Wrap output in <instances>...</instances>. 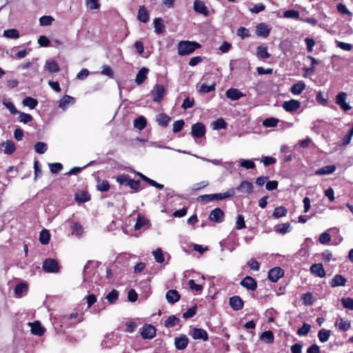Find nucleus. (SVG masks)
I'll return each mask as SVG.
<instances>
[{
	"instance_id": "nucleus-28",
	"label": "nucleus",
	"mask_w": 353,
	"mask_h": 353,
	"mask_svg": "<svg viewBox=\"0 0 353 353\" xmlns=\"http://www.w3.org/2000/svg\"><path fill=\"white\" fill-rule=\"evenodd\" d=\"M149 72V69L147 68H142L137 73L135 79V82L140 85L143 83L145 80L147 79V74Z\"/></svg>"
},
{
	"instance_id": "nucleus-39",
	"label": "nucleus",
	"mask_w": 353,
	"mask_h": 353,
	"mask_svg": "<svg viewBox=\"0 0 353 353\" xmlns=\"http://www.w3.org/2000/svg\"><path fill=\"white\" fill-rule=\"evenodd\" d=\"M331 331L329 330L321 329L318 332V337L321 343L327 341L330 339Z\"/></svg>"
},
{
	"instance_id": "nucleus-34",
	"label": "nucleus",
	"mask_w": 353,
	"mask_h": 353,
	"mask_svg": "<svg viewBox=\"0 0 353 353\" xmlns=\"http://www.w3.org/2000/svg\"><path fill=\"white\" fill-rule=\"evenodd\" d=\"M110 189V185L107 180L97 179V190L100 192H107Z\"/></svg>"
},
{
	"instance_id": "nucleus-22",
	"label": "nucleus",
	"mask_w": 353,
	"mask_h": 353,
	"mask_svg": "<svg viewBox=\"0 0 353 353\" xmlns=\"http://www.w3.org/2000/svg\"><path fill=\"white\" fill-rule=\"evenodd\" d=\"M192 338L194 339H202L204 341L209 339L208 332L202 328H194L192 330Z\"/></svg>"
},
{
	"instance_id": "nucleus-9",
	"label": "nucleus",
	"mask_w": 353,
	"mask_h": 353,
	"mask_svg": "<svg viewBox=\"0 0 353 353\" xmlns=\"http://www.w3.org/2000/svg\"><path fill=\"white\" fill-rule=\"evenodd\" d=\"M240 285L248 290L254 291L257 288L256 281L250 276H246L240 282Z\"/></svg>"
},
{
	"instance_id": "nucleus-2",
	"label": "nucleus",
	"mask_w": 353,
	"mask_h": 353,
	"mask_svg": "<svg viewBox=\"0 0 353 353\" xmlns=\"http://www.w3.org/2000/svg\"><path fill=\"white\" fill-rule=\"evenodd\" d=\"M116 181L121 185L129 186L134 192H139L141 188L140 181L131 179L128 174H122L118 175L116 177Z\"/></svg>"
},
{
	"instance_id": "nucleus-40",
	"label": "nucleus",
	"mask_w": 353,
	"mask_h": 353,
	"mask_svg": "<svg viewBox=\"0 0 353 353\" xmlns=\"http://www.w3.org/2000/svg\"><path fill=\"white\" fill-rule=\"evenodd\" d=\"M2 145H4L3 152L7 154H12L16 150L15 145L12 141H7L6 143H3Z\"/></svg>"
},
{
	"instance_id": "nucleus-50",
	"label": "nucleus",
	"mask_w": 353,
	"mask_h": 353,
	"mask_svg": "<svg viewBox=\"0 0 353 353\" xmlns=\"http://www.w3.org/2000/svg\"><path fill=\"white\" fill-rule=\"evenodd\" d=\"M3 104L9 110L10 112L12 114H17L20 113L16 108L14 104L12 102L8 101L7 99L3 100Z\"/></svg>"
},
{
	"instance_id": "nucleus-37",
	"label": "nucleus",
	"mask_w": 353,
	"mask_h": 353,
	"mask_svg": "<svg viewBox=\"0 0 353 353\" xmlns=\"http://www.w3.org/2000/svg\"><path fill=\"white\" fill-rule=\"evenodd\" d=\"M50 234L48 230L43 229L39 234V241L42 245H47L50 240Z\"/></svg>"
},
{
	"instance_id": "nucleus-47",
	"label": "nucleus",
	"mask_w": 353,
	"mask_h": 353,
	"mask_svg": "<svg viewBox=\"0 0 353 353\" xmlns=\"http://www.w3.org/2000/svg\"><path fill=\"white\" fill-rule=\"evenodd\" d=\"M301 299L303 304L305 305H312L314 302L313 295L311 292H306L303 294Z\"/></svg>"
},
{
	"instance_id": "nucleus-38",
	"label": "nucleus",
	"mask_w": 353,
	"mask_h": 353,
	"mask_svg": "<svg viewBox=\"0 0 353 353\" xmlns=\"http://www.w3.org/2000/svg\"><path fill=\"white\" fill-rule=\"evenodd\" d=\"M45 67L51 73L58 72L60 70V68L55 61H47Z\"/></svg>"
},
{
	"instance_id": "nucleus-62",
	"label": "nucleus",
	"mask_w": 353,
	"mask_h": 353,
	"mask_svg": "<svg viewBox=\"0 0 353 353\" xmlns=\"http://www.w3.org/2000/svg\"><path fill=\"white\" fill-rule=\"evenodd\" d=\"M236 34L237 36L241 37L242 39L250 37L249 30L244 27L239 28L236 30Z\"/></svg>"
},
{
	"instance_id": "nucleus-30",
	"label": "nucleus",
	"mask_w": 353,
	"mask_h": 353,
	"mask_svg": "<svg viewBox=\"0 0 353 353\" xmlns=\"http://www.w3.org/2000/svg\"><path fill=\"white\" fill-rule=\"evenodd\" d=\"M154 31L157 34H161L165 30V25L161 18H155L153 21Z\"/></svg>"
},
{
	"instance_id": "nucleus-4",
	"label": "nucleus",
	"mask_w": 353,
	"mask_h": 353,
	"mask_svg": "<svg viewBox=\"0 0 353 353\" xmlns=\"http://www.w3.org/2000/svg\"><path fill=\"white\" fill-rule=\"evenodd\" d=\"M42 268L47 273H57L59 272L60 266L56 259L48 258L43 261Z\"/></svg>"
},
{
	"instance_id": "nucleus-19",
	"label": "nucleus",
	"mask_w": 353,
	"mask_h": 353,
	"mask_svg": "<svg viewBox=\"0 0 353 353\" xmlns=\"http://www.w3.org/2000/svg\"><path fill=\"white\" fill-rule=\"evenodd\" d=\"M194 10L199 14H202L204 16L209 15V10L205 3L200 0H195L194 2Z\"/></svg>"
},
{
	"instance_id": "nucleus-11",
	"label": "nucleus",
	"mask_w": 353,
	"mask_h": 353,
	"mask_svg": "<svg viewBox=\"0 0 353 353\" xmlns=\"http://www.w3.org/2000/svg\"><path fill=\"white\" fill-rule=\"evenodd\" d=\"M141 337L144 339H151L156 336V328L152 325H145L141 332Z\"/></svg>"
},
{
	"instance_id": "nucleus-42",
	"label": "nucleus",
	"mask_w": 353,
	"mask_h": 353,
	"mask_svg": "<svg viewBox=\"0 0 353 353\" xmlns=\"http://www.w3.org/2000/svg\"><path fill=\"white\" fill-rule=\"evenodd\" d=\"M23 104L25 106L29 107L30 109H34L38 105V101L34 98L26 97L23 100Z\"/></svg>"
},
{
	"instance_id": "nucleus-41",
	"label": "nucleus",
	"mask_w": 353,
	"mask_h": 353,
	"mask_svg": "<svg viewBox=\"0 0 353 353\" xmlns=\"http://www.w3.org/2000/svg\"><path fill=\"white\" fill-rule=\"evenodd\" d=\"M147 125V121L145 118L141 116L134 121V126L137 129L141 130L145 128Z\"/></svg>"
},
{
	"instance_id": "nucleus-57",
	"label": "nucleus",
	"mask_w": 353,
	"mask_h": 353,
	"mask_svg": "<svg viewBox=\"0 0 353 353\" xmlns=\"http://www.w3.org/2000/svg\"><path fill=\"white\" fill-rule=\"evenodd\" d=\"M50 172L53 174H57L63 170V165L61 163H48Z\"/></svg>"
},
{
	"instance_id": "nucleus-36",
	"label": "nucleus",
	"mask_w": 353,
	"mask_h": 353,
	"mask_svg": "<svg viewBox=\"0 0 353 353\" xmlns=\"http://www.w3.org/2000/svg\"><path fill=\"white\" fill-rule=\"evenodd\" d=\"M287 213V208L283 206H279L274 208L272 216L274 219H279L282 216H285Z\"/></svg>"
},
{
	"instance_id": "nucleus-53",
	"label": "nucleus",
	"mask_w": 353,
	"mask_h": 353,
	"mask_svg": "<svg viewBox=\"0 0 353 353\" xmlns=\"http://www.w3.org/2000/svg\"><path fill=\"white\" fill-rule=\"evenodd\" d=\"M153 255L154 256L156 262L159 263H162L163 262H164L165 258L163 250L161 248H157L155 251H154Z\"/></svg>"
},
{
	"instance_id": "nucleus-29",
	"label": "nucleus",
	"mask_w": 353,
	"mask_h": 353,
	"mask_svg": "<svg viewBox=\"0 0 353 353\" xmlns=\"http://www.w3.org/2000/svg\"><path fill=\"white\" fill-rule=\"evenodd\" d=\"M260 339L267 344H271L274 341V336L271 330H268L260 335Z\"/></svg>"
},
{
	"instance_id": "nucleus-60",
	"label": "nucleus",
	"mask_w": 353,
	"mask_h": 353,
	"mask_svg": "<svg viewBox=\"0 0 353 353\" xmlns=\"http://www.w3.org/2000/svg\"><path fill=\"white\" fill-rule=\"evenodd\" d=\"M338 326L340 330L345 332L350 328L351 323L349 321H345L343 319H341Z\"/></svg>"
},
{
	"instance_id": "nucleus-16",
	"label": "nucleus",
	"mask_w": 353,
	"mask_h": 353,
	"mask_svg": "<svg viewBox=\"0 0 353 353\" xmlns=\"http://www.w3.org/2000/svg\"><path fill=\"white\" fill-rule=\"evenodd\" d=\"M91 199V195L87 190H78L74 194V200L79 203H85Z\"/></svg>"
},
{
	"instance_id": "nucleus-64",
	"label": "nucleus",
	"mask_w": 353,
	"mask_h": 353,
	"mask_svg": "<svg viewBox=\"0 0 353 353\" xmlns=\"http://www.w3.org/2000/svg\"><path fill=\"white\" fill-rule=\"evenodd\" d=\"M343 306L345 308L353 310V299L350 297L343 298L341 299Z\"/></svg>"
},
{
	"instance_id": "nucleus-56",
	"label": "nucleus",
	"mask_w": 353,
	"mask_h": 353,
	"mask_svg": "<svg viewBox=\"0 0 353 353\" xmlns=\"http://www.w3.org/2000/svg\"><path fill=\"white\" fill-rule=\"evenodd\" d=\"M119 291L113 289L106 296V299L110 303H114L117 300L119 299Z\"/></svg>"
},
{
	"instance_id": "nucleus-1",
	"label": "nucleus",
	"mask_w": 353,
	"mask_h": 353,
	"mask_svg": "<svg viewBox=\"0 0 353 353\" xmlns=\"http://www.w3.org/2000/svg\"><path fill=\"white\" fill-rule=\"evenodd\" d=\"M235 191L234 189L231 188L229 189L227 192L223 193H216V194H203L199 196L197 199L198 201L209 203L214 200H223L230 197H232L234 195Z\"/></svg>"
},
{
	"instance_id": "nucleus-14",
	"label": "nucleus",
	"mask_w": 353,
	"mask_h": 353,
	"mask_svg": "<svg viewBox=\"0 0 353 353\" xmlns=\"http://www.w3.org/2000/svg\"><path fill=\"white\" fill-rule=\"evenodd\" d=\"M229 304L234 311H239L243 308L244 302L239 296H233L230 298Z\"/></svg>"
},
{
	"instance_id": "nucleus-55",
	"label": "nucleus",
	"mask_w": 353,
	"mask_h": 353,
	"mask_svg": "<svg viewBox=\"0 0 353 353\" xmlns=\"http://www.w3.org/2000/svg\"><path fill=\"white\" fill-rule=\"evenodd\" d=\"M48 150L47 145L43 142H37L34 145V150L38 154H44Z\"/></svg>"
},
{
	"instance_id": "nucleus-61",
	"label": "nucleus",
	"mask_w": 353,
	"mask_h": 353,
	"mask_svg": "<svg viewBox=\"0 0 353 353\" xmlns=\"http://www.w3.org/2000/svg\"><path fill=\"white\" fill-rule=\"evenodd\" d=\"M53 21L54 18L51 16H43L39 19V23L42 26H50Z\"/></svg>"
},
{
	"instance_id": "nucleus-58",
	"label": "nucleus",
	"mask_w": 353,
	"mask_h": 353,
	"mask_svg": "<svg viewBox=\"0 0 353 353\" xmlns=\"http://www.w3.org/2000/svg\"><path fill=\"white\" fill-rule=\"evenodd\" d=\"M197 312V306L196 305L192 306V307L189 308L183 314V318L187 319H190L193 317L194 315H196Z\"/></svg>"
},
{
	"instance_id": "nucleus-10",
	"label": "nucleus",
	"mask_w": 353,
	"mask_h": 353,
	"mask_svg": "<svg viewBox=\"0 0 353 353\" xmlns=\"http://www.w3.org/2000/svg\"><path fill=\"white\" fill-rule=\"evenodd\" d=\"M282 107L286 112H296L301 107V103L298 100L290 99L289 101H284Z\"/></svg>"
},
{
	"instance_id": "nucleus-63",
	"label": "nucleus",
	"mask_w": 353,
	"mask_h": 353,
	"mask_svg": "<svg viewBox=\"0 0 353 353\" xmlns=\"http://www.w3.org/2000/svg\"><path fill=\"white\" fill-rule=\"evenodd\" d=\"M214 129L215 130H221L226 128L227 123L225 120L222 118L218 119L213 123Z\"/></svg>"
},
{
	"instance_id": "nucleus-43",
	"label": "nucleus",
	"mask_w": 353,
	"mask_h": 353,
	"mask_svg": "<svg viewBox=\"0 0 353 353\" xmlns=\"http://www.w3.org/2000/svg\"><path fill=\"white\" fill-rule=\"evenodd\" d=\"M149 223V221L143 216L140 215L138 216L137 222L134 226L135 230H139L143 226L146 225Z\"/></svg>"
},
{
	"instance_id": "nucleus-49",
	"label": "nucleus",
	"mask_w": 353,
	"mask_h": 353,
	"mask_svg": "<svg viewBox=\"0 0 353 353\" xmlns=\"http://www.w3.org/2000/svg\"><path fill=\"white\" fill-rule=\"evenodd\" d=\"M215 89H216V83L214 82H213L210 85H208L205 83H203L201 85V87L199 90V92L205 94V93H208L212 91H214V90H215Z\"/></svg>"
},
{
	"instance_id": "nucleus-25",
	"label": "nucleus",
	"mask_w": 353,
	"mask_h": 353,
	"mask_svg": "<svg viewBox=\"0 0 353 353\" xmlns=\"http://www.w3.org/2000/svg\"><path fill=\"white\" fill-rule=\"evenodd\" d=\"M336 170V166L335 165H329L317 169L316 170H315L314 174L316 175L330 174L334 172Z\"/></svg>"
},
{
	"instance_id": "nucleus-3",
	"label": "nucleus",
	"mask_w": 353,
	"mask_h": 353,
	"mask_svg": "<svg viewBox=\"0 0 353 353\" xmlns=\"http://www.w3.org/2000/svg\"><path fill=\"white\" fill-rule=\"evenodd\" d=\"M201 47V46L196 41H181L178 43V53L181 56L190 54Z\"/></svg>"
},
{
	"instance_id": "nucleus-18",
	"label": "nucleus",
	"mask_w": 353,
	"mask_h": 353,
	"mask_svg": "<svg viewBox=\"0 0 353 353\" xmlns=\"http://www.w3.org/2000/svg\"><path fill=\"white\" fill-rule=\"evenodd\" d=\"M253 184L248 181H242L240 184L236 187V190L245 194H251L253 192Z\"/></svg>"
},
{
	"instance_id": "nucleus-23",
	"label": "nucleus",
	"mask_w": 353,
	"mask_h": 353,
	"mask_svg": "<svg viewBox=\"0 0 353 353\" xmlns=\"http://www.w3.org/2000/svg\"><path fill=\"white\" fill-rule=\"evenodd\" d=\"M137 19L140 22L144 23H147L149 21V13L145 6H141L139 7L137 13Z\"/></svg>"
},
{
	"instance_id": "nucleus-33",
	"label": "nucleus",
	"mask_w": 353,
	"mask_h": 353,
	"mask_svg": "<svg viewBox=\"0 0 353 353\" xmlns=\"http://www.w3.org/2000/svg\"><path fill=\"white\" fill-rule=\"evenodd\" d=\"M256 55L258 57L266 59L270 57V54L268 52V48L263 46H259L256 48Z\"/></svg>"
},
{
	"instance_id": "nucleus-44",
	"label": "nucleus",
	"mask_w": 353,
	"mask_h": 353,
	"mask_svg": "<svg viewBox=\"0 0 353 353\" xmlns=\"http://www.w3.org/2000/svg\"><path fill=\"white\" fill-rule=\"evenodd\" d=\"M3 36L9 39H18L19 32L17 29H8L3 31Z\"/></svg>"
},
{
	"instance_id": "nucleus-32",
	"label": "nucleus",
	"mask_w": 353,
	"mask_h": 353,
	"mask_svg": "<svg viewBox=\"0 0 353 353\" xmlns=\"http://www.w3.org/2000/svg\"><path fill=\"white\" fill-rule=\"evenodd\" d=\"M28 285L26 283L21 282L16 285L14 288V294L17 297H21L24 292H27Z\"/></svg>"
},
{
	"instance_id": "nucleus-31",
	"label": "nucleus",
	"mask_w": 353,
	"mask_h": 353,
	"mask_svg": "<svg viewBox=\"0 0 353 353\" xmlns=\"http://www.w3.org/2000/svg\"><path fill=\"white\" fill-rule=\"evenodd\" d=\"M305 89V84L303 81H300L294 84L291 88L290 92L294 94H300Z\"/></svg>"
},
{
	"instance_id": "nucleus-45",
	"label": "nucleus",
	"mask_w": 353,
	"mask_h": 353,
	"mask_svg": "<svg viewBox=\"0 0 353 353\" xmlns=\"http://www.w3.org/2000/svg\"><path fill=\"white\" fill-rule=\"evenodd\" d=\"M290 224L284 223L275 227V231L280 234H286L290 232Z\"/></svg>"
},
{
	"instance_id": "nucleus-15",
	"label": "nucleus",
	"mask_w": 353,
	"mask_h": 353,
	"mask_svg": "<svg viewBox=\"0 0 353 353\" xmlns=\"http://www.w3.org/2000/svg\"><path fill=\"white\" fill-rule=\"evenodd\" d=\"M189 343V339L185 334H181L174 339V346L178 350H183L185 349Z\"/></svg>"
},
{
	"instance_id": "nucleus-24",
	"label": "nucleus",
	"mask_w": 353,
	"mask_h": 353,
	"mask_svg": "<svg viewBox=\"0 0 353 353\" xmlns=\"http://www.w3.org/2000/svg\"><path fill=\"white\" fill-rule=\"evenodd\" d=\"M165 298L168 303L173 304L179 301L181 296L177 290H170L167 292Z\"/></svg>"
},
{
	"instance_id": "nucleus-12",
	"label": "nucleus",
	"mask_w": 353,
	"mask_h": 353,
	"mask_svg": "<svg viewBox=\"0 0 353 353\" xmlns=\"http://www.w3.org/2000/svg\"><path fill=\"white\" fill-rule=\"evenodd\" d=\"M271 31V28L265 23H260L256 25L255 32L258 37L267 38Z\"/></svg>"
},
{
	"instance_id": "nucleus-20",
	"label": "nucleus",
	"mask_w": 353,
	"mask_h": 353,
	"mask_svg": "<svg viewBox=\"0 0 353 353\" xmlns=\"http://www.w3.org/2000/svg\"><path fill=\"white\" fill-rule=\"evenodd\" d=\"M347 283V279L345 276L341 274H337L334 276L332 279L330 281V284L332 288H336L340 286H345Z\"/></svg>"
},
{
	"instance_id": "nucleus-46",
	"label": "nucleus",
	"mask_w": 353,
	"mask_h": 353,
	"mask_svg": "<svg viewBox=\"0 0 353 353\" xmlns=\"http://www.w3.org/2000/svg\"><path fill=\"white\" fill-rule=\"evenodd\" d=\"M279 120L278 119L270 117L267 118L263 121V125L265 128H273L276 127L279 123Z\"/></svg>"
},
{
	"instance_id": "nucleus-27",
	"label": "nucleus",
	"mask_w": 353,
	"mask_h": 353,
	"mask_svg": "<svg viewBox=\"0 0 353 353\" xmlns=\"http://www.w3.org/2000/svg\"><path fill=\"white\" fill-rule=\"evenodd\" d=\"M156 121L161 127H167L171 121V118L165 113H160L157 116Z\"/></svg>"
},
{
	"instance_id": "nucleus-54",
	"label": "nucleus",
	"mask_w": 353,
	"mask_h": 353,
	"mask_svg": "<svg viewBox=\"0 0 353 353\" xmlns=\"http://www.w3.org/2000/svg\"><path fill=\"white\" fill-rule=\"evenodd\" d=\"M19 114V121L21 123H23L25 124L32 121L33 120V117L30 114H27L25 112H21Z\"/></svg>"
},
{
	"instance_id": "nucleus-7",
	"label": "nucleus",
	"mask_w": 353,
	"mask_h": 353,
	"mask_svg": "<svg viewBox=\"0 0 353 353\" xmlns=\"http://www.w3.org/2000/svg\"><path fill=\"white\" fill-rule=\"evenodd\" d=\"M225 214L220 208L212 210L209 214V219L215 223H222L224 221Z\"/></svg>"
},
{
	"instance_id": "nucleus-13",
	"label": "nucleus",
	"mask_w": 353,
	"mask_h": 353,
	"mask_svg": "<svg viewBox=\"0 0 353 353\" xmlns=\"http://www.w3.org/2000/svg\"><path fill=\"white\" fill-rule=\"evenodd\" d=\"M347 94L344 92H339L336 97V103L338 104L344 111H348L351 106L345 102Z\"/></svg>"
},
{
	"instance_id": "nucleus-5",
	"label": "nucleus",
	"mask_w": 353,
	"mask_h": 353,
	"mask_svg": "<svg viewBox=\"0 0 353 353\" xmlns=\"http://www.w3.org/2000/svg\"><path fill=\"white\" fill-rule=\"evenodd\" d=\"M165 92V90L163 85L156 84L151 91L153 101L160 103L163 98Z\"/></svg>"
},
{
	"instance_id": "nucleus-21",
	"label": "nucleus",
	"mask_w": 353,
	"mask_h": 353,
	"mask_svg": "<svg viewBox=\"0 0 353 353\" xmlns=\"http://www.w3.org/2000/svg\"><path fill=\"white\" fill-rule=\"evenodd\" d=\"M31 327V332L32 334L37 336H42L46 332V329L42 326L39 321L29 323Z\"/></svg>"
},
{
	"instance_id": "nucleus-35",
	"label": "nucleus",
	"mask_w": 353,
	"mask_h": 353,
	"mask_svg": "<svg viewBox=\"0 0 353 353\" xmlns=\"http://www.w3.org/2000/svg\"><path fill=\"white\" fill-rule=\"evenodd\" d=\"M180 323V319L175 315H171L164 322V326L168 328L173 327Z\"/></svg>"
},
{
	"instance_id": "nucleus-17",
	"label": "nucleus",
	"mask_w": 353,
	"mask_h": 353,
	"mask_svg": "<svg viewBox=\"0 0 353 353\" xmlns=\"http://www.w3.org/2000/svg\"><path fill=\"white\" fill-rule=\"evenodd\" d=\"M310 272L320 278H324L326 275L325 270L322 263H314L310 267Z\"/></svg>"
},
{
	"instance_id": "nucleus-8",
	"label": "nucleus",
	"mask_w": 353,
	"mask_h": 353,
	"mask_svg": "<svg viewBox=\"0 0 353 353\" xmlns=\"http://www.w3.org/2000/svg\"><path fill=\"white\" fill-rule=\"evenodd\" d=\"M283 274L284 271L281 268L275 267L269 270L268 278L270 281L276 283L283 276Z\"/></svg>"
},
{
	"instance_id": "nucleus-59",
	"label": "nucleus",
	"mask_w": 353,
	"mask_h": 353,
	"mask_svg": "<svg viewBox=\"0 0 353 353\" xmlns=\"http://www.w3.org/2000/svg\"><path fill=\"white\" fill-rule=\"evenodd\" d=\"M185 125V122L183 119L177 120L174 122L172 131L174 133H177L181 131L183 126Z\"/></svg>"
},
{
	"instance_id": "nucleus-51",
	"label": "nucleus",
	"mask_w": 353,
	"mask_h": 353,
	"mask_svg": "<svg viewBox=\"0 0 353 353\" xmlns=\"http://www.w3.org/2000/svg\"><path fill=\"white\" fill-rule=\"evenodd\" d=\"M74 100V99L72 97H70L69 95H65L59 101V107L62 109H65L68 106V105Z\"/></svg>"
},
{
	"instance_id": "nucleus-6",
	"label": "nucleus",
	"mask_w": 353,
	"mask_h": 353,
	"mask_svg": "<svg viewBox=\"0 0 353 353\" xmlns=\"http://www.w3.org/2000/svg\"><path fill=\"white\" fill-rule=\"evenodd\" d=\"M205 126L203 123L198 122L192 125L191 134L194 138H201L205 134Z\"/></svg>"
},
{
	"instance_id": "nucleus-26",
	"label": "nucleus",
	"mask_w": 353,
	"mask_h": 353,
	"mask_svg": "<svg viewBox=\"0 0 353 353\" xmlns=\"http://www.w3.org/2000/svg\"><path fill=\"white\" fill-rule=\"evenodd\" d=\"M225 96L233 101L238 100L242 97L244 96V94L238 89L236 88H230L228 89L225 92Z\"/></svg>"
},
{
	"instance_id": "nucleus-52",
	"label": "nucleus",
	"mask_w": 353,
	"mask_h": 353,
	"mask_svg": "<svg viewBox=\"0 0 353 353\" xmlns=\"http://www.w3.org/2000/svg\"><path fill=\"white\" fill-rule=\"evenodd\" d=\"M311 330V325L309 323H303L301 327L297 330V334L299 336H307Z\"/></svg>"
},
{
	"instance_id": "nucleus-48",
	"label": "nucleus",
	"mask_w": 353,
	"mask_h": 353,
	"mask_svg": "<svg viewBox=\"0 0 353 353\" xmlns=\"http://www.w3.org/2000/svg\"><path fill=\"white\" fill-rule=\"evenodd\" d=\"M300 13L298 10H288L285 11L283 13V17L284 18H290V19H299Z\"/></svg>"
}]
</instances>
